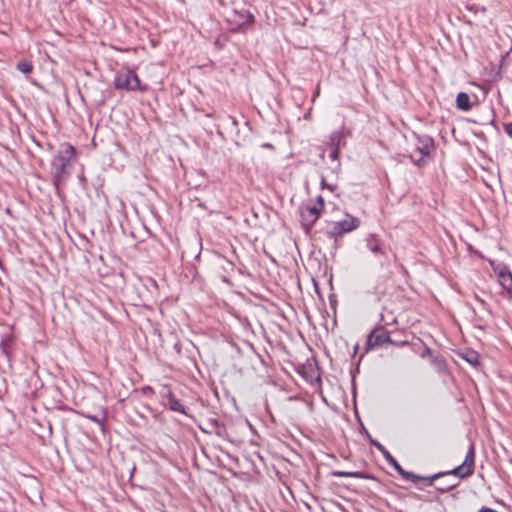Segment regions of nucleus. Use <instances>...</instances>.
Listing matches in <instances>:
<instances>
[{
    "label": "nucleus",
    "instance_id": "nucleus-27",
    "mask_svg": "<svg viewBox=\"0 0 512 512\" xmlns=\"http://www.w3.org/2000/svg\"><path fill=\"white\" fill-rule=\"evenodd\" d=\"M326 186H327V183L325 182V179L322 178V180H321V187L322 188H326Z\"/></svg>",
    "mask_w": 512,
    "mask_h": 512
},
{
    "label": "nucleus",
    "instance_id": "nucleus-3",
    "mask_svg": "<svg viewBox=\"0 0 512 512\" xmlns=\"http://www.w3.org/2000/svg\"><path fill=\"white\" fill-rule=\"evenodd\" d=\"M414 139V150L409 154L411 162L418 166L423 167L426 164V158H430L435 149L434 139L427 134L412 133Z\"/></svg>",
    "mask_w": 512,
    "mask_h": 512
},
{
    "label": "nucleus",
    "instance_id": "nucleus-5",
    "mask_svg": "<svg viewBox=\"0 0 512 512\" xmlns=\"http://www.w3.org/2000/svg\"><path fill=\"white\" fill-rule=\"evenodd\" d=\"M360 220L350 214H346L345 218L333 222L331 227L327 230V235L330 238H338L346 233L356 230L360 226Z\"/></svg>",
    "mask_w": 512,
    "mask_h": 512
},
{
    "label": "nucleus",
    "instance_id": "nucleus-23",
    "mask_svg": "<svg viewBox=\"0 0 512 512\" xmlns=\"http://www.w3.org/2000/svg\"><path fill=\"white\" fill-rule=\"evenodd\" d=\"M302 218H303V222H304L303 224H304L305 226H307L308 228H310V227H311V226H310V220H311V217H309L306 213H303V214H302Z\"/></svg>",
    "mask_w": 512,
    "mask_h": 512
},
{
    "label": "nucleus",
    "instance_id": "nucleus-14",
    "mask_svg": "<svg viewBox=\"0 0 512 512\" xmlns=\"http://www.w3.org/2000/svg\"><path fill=\"white\" fill-rule=\"evenodd\" d=\"M304 213L311 217L310 226H313L320 216V209L316 205L309 206L306 208Z\"/></svg>",
    "mask_w": 512,
    "mask_h": 512
},
{
    "label": "nucleus",
    "instance_id": "nucleus-13",
    "mask_svg": "<svg viewBox=\"0 0 512 512\" xmlns=\"http://www.w3.org/2000/svg\"><path fill=\"white\" fill-rule=\"evenodd\" d=\"M463 359H465L473 367H477L480 364V356L476 351L473 350L467 351L463 355Z\"/></svg>",
    "mask_w": 512,
    "mask_h": 512
},
{
    "label": "nucleus",
    "instance_id": "nucleus-10",
    "mask_svg": "<svg viewBox=\"0 0 512 512\" xmlns=\"http://www.w3.org/2000/svg\"><path fill=\"white\" fill-rule=\"evenodd\" d=\"M232 21L237 25L238 28H240L246 24L254 23L255 19L254 16L248 11H234V19Z\"/></svg>",
    "mask_w": 512,
    "mask_h": 512
},
{
    "label": "nucleus",
    "instance_id": "nucleus-26",
    "mask_svg": "<svg viewBox=\"0 0 512 512\" xmlns=\"http://www.w3.org/2000/svg\"><path fill=\"white\" fill-rule=\"evenodd\" d=\"M326 188L329 189L330 191H334L335 185L327 184Z\"/></svg>",
    "mask_w": 512,
    "mask_h": 512
},
{
    "label": "nucleus",
    "instance_id": "nucleus-21",
    "mask_svg": "<svg viewBox=\"0 0 512 512\" xmlns=\"http://www.w3.org/2000/svg\"><path fill=\"white\" fill-rule=\"evenodd\" d=\"M339 155H340V149H338V148H330V153H329L330 159L336 161V160L339 159Z\"/></svg>",
    "mask_w": 512,
    "mask_h": 512
},
{
    "label": "nucleus",
    "instance_id": "nucleus-9",
    "mask_svg": "<svg viewBox=\"0 0 512 512\" xmlns=\"http://www.w3.org/2000/svg\"><path fill=\"white\" fill-rule=\"evenodd\" d=\"M345 132L343 130H337L330 134L327 145L329 148L341 149L345 145Z\"/></svg>",
    "mask_w": 512,
    "mask_h": 512
},
{
    "label": "nucleus",
    "instance_id": "nucleus-19",
    "mask_svg": "<svg viewBox=\"0 0 512 512\" xmlns=\"http://www.w3.org/2000/svg\"><path fill=\"white\" fill-rule=\"evenodd\" d=\"M467 9L474 13H478V12L484 13L486 11V8L484 6H479L477 4H471V5L467 6Z\"/></svg>",
    "mask_w": 512,
    "mask_h": 512
},
{
    "label": "nucleus",
    "instance_id": "nucleus-4",
    "mask_svg": "<svg viewBox=\"0 0 512 512\" xmlns=\"http://www.w3.org/2000/svg\"><path fill=\"white\" fill-rule=\"evenodd\" d=\"M114 87L125 91H146L147 86L142 85L138 75L133 70L119 72L114 78Z\"/></svg>",
    "mask_w": 512,
    "mask_h": 512
},
{
    "label": "nucleus",
    "instance_id": "nucleus-6",
    "mask_svg": "<svg viewBox=\"0 0 512 512\" xmlns=\"http://www.w3.org/2000/svg\"><path fill=\"white\" fill-rule=\"evenodd\" d=\"M384 343H392L389 332L382 326L375 327L367 337L366 350H370Z\"/></svg>",
    "mask_w": 512,
    "mask_h": 512
},
{
    "label": "nucleus",
    "instance_id": "nucleus-12",
    "mask_svg": "<svg viewBox=\"0 0 512 512\" xmlns=\"http://www.w3.org/2000/svg\"><path fill=\"white\" fill-rule=\"evenodd\" d=\"M168 406L174 412H179L181 414L188 415L184 405L172 393H169L168 395Z\"/></svg>",
    "mask_w": 512,
    "mask_h": 512
},
{
    "label": "nucleus",
    "instance_id": "nucleus-25",
    "mask_svg": "<svg viewBox=\"0 0 512 512\" xmlns=\"http://www.w3.org/2000/svg\"><path fill=\"white\" fill-rule=\"evenodd\" d=\"M317 202L321 208L324 206V199L322 198V196L317 197Z\"/></svg>",
    "mask_w": 512,
    "mask_h": 512
},
{
    "label": "nucleus",
    "instance_id": "nucleus-28",
    "mask_svg": "<svg viewBox=\"0 0 512 512\" xmlns=\"http://www.w3.org/2000/svg\"><path fill=\"white\" fill-rule=\"evenodd\" d=\"M92 421L99 422L98 418L96 416L89 417Z\"/></svg>",
    "mask_w": 512,
    "mask_h": 512
},
{
    "label": "nucleus",
    "instance_id": "nucleus-16",
    "mask_svg": "<svg viewBox=\"0 0 512 512\" xmlns=\"http://www.w3.org/2000/svg\"><path fill=\"white\" fill-rule=\"evenodd\" d=\"M335 477L347 478V477H358V472H346V471H335L333 472Z\"/></svg>",
    "mask_w": 512,
    "mask_h": 512
},
{
    "label": "nucleus",
    "instance_id": "nucleus-7",
    "mask_svg": "<svg viewBox=\"0 0 512 512\" xmlns=\"http://www.w3.org/2000/svg\"><path fill=\"white\" fill-rule=\"evenodd\" d=\"M493 271L496 273L498 282L507 292L512 291V272L509 267L503 263L491 264Z\"/></svg>",
    "mask_w": 512,
    "mask_h": 512
},
{
    "label": "nucleus",
    "instance_id": "nucleus-2",
    "mask_svg": "<svg viewBox=\"0 0 512 512\" xmlns=\"http://www.w3.org/2000/svg\"><path fill=\"white\" fill-rule=\"evenodd\" d=\"M75 155V148L70 144L61 145L57 155L52 159V177L56 193L60 196V184L69 177L67 166Z\"/></svg>",
    "mask_w": 512,
    "mask_h": 512
},
{
    "label": "nucleus",
    "instance_id": "nucleus-1",
    "mask_svg": "<svg viewBox=\"0 0 512 512\" xmlns=\"http://www.w3.org/2000/svg\"><path fill=\"white\" fill-rule=\"evenodd\" d=\"M379 452L382 454L386 462L394 468V470L402 476L404 479L412 481L414 483H417L419 480H425L427 481L428 485H432L433 482L441 477H445L448 475L456 476L460 479L467 478L471 476L474 472V466H475V449L474 446L471 444L466 455L464 461L453 468L450 471L446 472H439L432 476L422 478L412 472H408L402 468V466L398 463V461L391 455V453L384 447H379Z\"/></svg>",
    "mask_w": 512,
    "mask_h": 512
},
{
    "label": "nucleus",
    "instance_id": "nucleus-8",
    "mask_svg": "<svg viewBox=\"0 0 512 512\" xmlns=\"http://www.w3.org/2000/svg\"><path fill=\"white\" fill-rule=\"evenodd\" d=\"M365 246L366 248L380 260L386 257V251L384 249L383 241L376 234H369L365 238Z\"/></svg>",
    "mask_w": 512,
    "mask_h": 512
},
{
    "label": "nucleus",
    "instance_id": "nucleus-22",
    "mask_svg": "<svg viewBox=\"0 0 512 512\" xmlns=\"http://www.w3.org/2000/svg\"><path fill=\"white\" fill-rule=\"evenodd\" d=\"M505 133L512 138V122L506 123L503 126Z\"/></svg>",
    "mask_w": 512,
    "mask_h": 512
},
{
    "label": "nucleus",
    "instance_id": "nucleus-17",
    "mask_svg": "<svg viewBox=\"0 0 512 512\" xmlns=\"http://www.w3.org/2000/svg\"><path fill=\"white\" fill-rule=\"evenodd\" d=\"M363 431H364V435L366 436V438L369 441V443L372 446H374L379 451V447L383 446V445L379 441H377L376 439H373L371 437V435L369 434V432L364 427H363Z\"/></svg>",
    "mask_w": 512,
    "mask_h": 512
},
{
    "label": "nucleus",
    "instance_id": "nucleus-11",
    "mask_svg": "<svg viewBox=\"0 0 512 512\" xmlns=\"http://www.w3.org/2000/svg\"><path fill=\"white\" fill-rule=\"evenodd\" d=\"M456 107L462 111H469L472 108L470 97L467 93H458L456 97Z\"/></svg>",
    "mask_w": 512,
    "mask_h": 512
},
{
    "label": "nucleus",
    "instance_id": "nucleus-18",
    "mask_svg": "<svg viewBox=\"0 0 512 512\" xmlns=\"http://www.w3.org/2000/svg\"><path fill=\"white\" fill-rule=\"evenodd\" d=\"M457 485H458V483L446 484V482H443L442 484H440L436 488H437L438 491L444 493V492H448V491L454 489Z\"/></svg>",
    "mask_w": 512,
    "mask_h": 512
},
{
    "label": "nucleus",
    "instance_id": "nucleus-24",
    "mask_svg": "<svg viewBox=\"0 0 512 512\" xmlns=\"http://www.w3.org/2000/svg\"><path fill=\"white\" fill-rule=\"evenodd\" d=\"M478 512H498L497 510L495 509H492V508H489V507H486V506H483L481 507Z\"/></svg>",
    "mask_w": 512,
    "mask_h": 512
},
{
    "label": "nucleus",
    "instance_id": "nucleus-20",
    "mask_svg": "<svg viewBox=\"0 0 512 512\" xmlns=\"http://www.w3.org/2000/svg\"><path fill=\"white\" fill-rule=\"evenodd\" d=\"M0 353L3 354L8 360L10 358V353L7 348V344L5 340H1L0 342Z\"/></svg>",
    "mask_w": 512,
    "mask_h": 512
},
{
    "label": "nucleus",
    "instance_id": "nucleus-15",
    "mask_svg": "<svg viewBox=\"0 0 512 512\" xmlns=\"http://www.w3.org/2000/svg\"><path fill=\"white\" fill-rule=\"evenodd\" d=\"M17 69L24 74H28L32 71L33 66L29 61L24 60V61L18 62Z\"/></svg>",
    "mask_w": 512,
    "mask_h": 512
}]
</instances>
